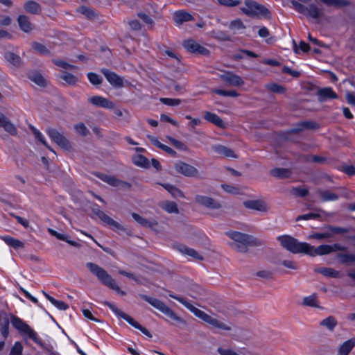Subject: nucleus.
Segmentation results:
<instances>
[{
	"label": "nucleus",
	"mask_w": 355,
	"mask_h": 355,
	"mask_svg": "<svg viewBox=\"0 0 355 355\" xmlns=\"http://www.w3.org/2000/svg\"><path fill=\"white\" fill-rule=\"evenodd\" d=\"M170 296L172 298L180 302L183 305H184L188 309H189L192 313H193L196 316L200 318L205 322L211 324L212 327L223 330L230 329V327L227 324L220 322L214 318H212L203 311L195 307L184 297L175 296L173 295H170Z\"/></svg>",
	"instance_id": "f257e3e1"
},
{
	"label": "nucleus",
	"mask_w": 355,
	"mask_h": 355,
	"mask_svg": "<svg viewBox=\"0 0 355 355\" xmlns=\"http://www.w3.org/2000/svg\"><path fill=\"white\" fill-rule=\"evenodd\" d=\"M86 266L102 284L115 291L122 296L125 295V292L121 290L115 280L103 268L92 262L87 263Z\"/></svg>",
	"instance_id": "f03ea898"
},
{
	"label": "nucleus",
	"mask_w": 355,
	"mask_h": 355,
	"mask_svg": "<svg viewBox=\"0 0 355 355\" xmlns=\"http://www.w3.org/2000/svg\"><path fill=\"white\" fill-rule=\"evenodd\" d=\"M281 245L293 254L306 253L307 243L300 242L296 239L288 235L277 237Z\"/></svg>",
	"instance_id": "7ed1b4c3"
},
{
	"label": "nucleus",
	"mask_w": 355,
	"mask_h": 355,
	"mask_svg": "<svg viewBox=\"0 0 355 355\" xmlns=\"http://www.w3.org/2000/svg\"><path fill=\"white\" fill-rule=\"evenodd\" d=\"M345 247L338 243L333 245L324 244L320 245L317 248H314L307 243V248L305 254L313 257L316 255L322 256L329 254L336 251L345 250Z\"/></svg>",
	"instance_id": "20e7f679"
},
{
	"label": "nucleus",
	"mask_w": 355,
	"mask_h": 355,
	"mask_svg": "<svg viewBox=\"0 0 355 355\" xmlns=\"http://www.w3.org/2000/svg\"><path fill=\"white\" fill-rule=\"evenodd\" d=\"M104 304L105 305H107L116 315L125 320L131 326L140 330L144 334L146 335L147 336H148V337L152 336L150 333L147 330V329L142 327L139 322H137L136 320H135L132 317L127 315L124 312L121 311L119 309L117 308V306L115 304H114L111 302H105Z\"/></svg>",
	"instance_id": "39448f33"
},
{
	"label": "nucleus",
	"mask_w": 355,
	"mask_h": 355,
	"mask_svg": "<svg viewBox=\"0 0 355 355\" xmlns=\"http://www.w3.org/2000/svg\"><path fill=\"white\" fill-rule=\"evenodd\" d=\"M241 10L250 17H265L269 12L264 6L252 0H246L245 6L241 8Z\"/></svg>",
	"instance_id": "423d86ee"
},
{
	"label": "nucleus",
	"mask_w": 355,
	"mask_h": 355,
	"mask_svg": "<svg viewBox=\"0 0 355 355\" xmlns=\"http://www.w3.org/2000/svg\"><path fill=\"white\" fill-rule=\"evenodd\" d=\"M226 234L234 241L232 247L239 252H245L247 246L251 243V237L245 234L230 231Z\"/></svg>",
	"instance_id": "0eeeda50"
},
{
	"label": "nucleus",
	"mask_w": 355,
	"mask_h": 355,
	"mask_svg": "<svg viewBox=\"0 0 355 355\" xmlns=\"http://www.w3.org/2000/svg\"><path fill=\"white\" fill-rule=\"evenodd\" d=\"M144 299L151 304L153 307L165 314L171 319L180 323H184V320L178 316L170 308H168L163 302L156 298L144 296Z\"/></svg>",
	"instance_id": "6e6552de"
},
{
	"label": "nucleus",
	"mask_w": 355,
	"mask_h": 355,
	"mask_svg": "<svg viewBox=\"0 0 355 355\" xmlns=\"http://www.w3.org/2000/svg\"><path fill=\"white\" fill-rule=\"evenodd\" d=\"M291 8L295 10L299 13H301L307 17L312 19H318L321 15V12L315 4H310L308 7L299 3L297 1H291Z\"/></svg>",
	"instance_id": "1a4fd4ad"
},
{
	"label": "nucleus",
	"mask_w": 355,
	"mask_h": 355,
	"mask_svg": "<svg viewBox=\"0 0 355 355\" xmlns=\"http://www.w3.org/2000/svg\"><path fill=\"white\" fill-rule=\"evenodd\" d=\"M12 326L17 329L24 336H28L35 343H39L36 332L22 320L17 317H13L11 320Z\"/></svg>",
	"instance_id": "9d476101"
},
{
	"label": "nucleus",
	"mask_w": 355,
	"mask_h": 355,
	"mask_svg": "<svg viewBox=\"0 0 355 355\" xmlns=\"http://www.w3.org/2000/svg\"><path fill=\"white\" fill-rule=\"evenodd\" d=\"M47 134L49 137L62 148L69 150L71 148L68 139L55 129H49Z\"/></svg>",
	"instance_id": "9b49d317"
},
{
	"label": "nucleus",
	"mask_w": 355,
	"mask_h": 355,
	"mask_svg": "<svg viewBox=\"0 0 355 355\" xmlns=\"http://www.w3.org/2000/svg\"><path fill=\"white\" fill-rule=\"evenodd\" d=\"M175 168L178 173L187 177H196L198 174V171L196 168L181 161L175 163Z\"/></svg>",
	"instance_id": "f8f14e48"
},
{
	"label": "nucleus",
	"mask_w": 355,
	"mask_h": 355,
	"mask_svg": "<svg viewBox=\"0 0 355 355\" xmlns=\"http://www.w3.org/2000/svg\"><path fill=\"white\" fill-rule=\"evenodd\" d=\"M183 46L189 52L207 55L209 51L204 46L200 45L197 42L192 39L185 40L183 42Z\"/></svg>",
	"instance_id": "ddd939ff"
},
{
	"label": "nucleus",
	"mask_w": 355,
	"mask_h": 355,
	"mask_svg": "<svg viewBox=\"0 0 355 355\" xmlns=\"http://www.w3.org/2000/svg\"><path fill=\"white\" fill-rule=\"evenodd\" d=\"M96 214L103 222L110 225L113 229L116 230H124V227L120 223L113 220L112 218L107 216L103 211L100 210L98 208L96 209Z\"/></svg>",
	"instance_id": "4468645a"
},
{
	"label": "nucleus",
	"mask_w": 355,
	"mask_h": 355,
	"mask_svg": "<svg viewBox=\"0 0 355 355\" xmlns=\"http://www.w3.org/2000/svg\"><path fill=\"white\" fill-rule=\"evenodd\" d=\"M96 214L103 222L110 225L113 229L116 230H124V227L120 223L113 220L112 218L107 216L103 211L100 210L98 208L96 209Z\"/></svg>",
	"instance_id": "2eb2a0df"
},
{
	"label": "nucleus",
	"mask_w": 355,
	"mask_h": 355,
	"mask_svg": "<svg viewBox=\"0 0 355 355\" xmlns=\"http://www.w3.org/2000/svg\"><path fill=\"white\" fill-rule=\"evenodd\" d=\"M195 201L209 209H219L220 207L218 202L208 196L198 195L195 198Z\"/></svg>",
	"instance_id": "dca6fc26"
},
{
	"label": "nucleus",
	"mask_w": 355,
	"mask_h": 355,
	"mask_svg": "<svg viewBox=\"0 0 355 355\" xmlns=\"http://www.w3.org/2000/svg\"><path fill=\"white\" fill-rule=\"evenodd\" d=\"M220 78L228 84L239 87L243 85L244 82L242 78L231 72H225L220 76Z\"/></svg>",
	"instance_id": "f3484780"
},
{
	"label": "nucleus",
	"mask_w": 355,
	"mask_h": 355,
	"mask_svg": "<svg viewBox=\"0 0 355 355\" xmlns=\"http://www.w3.org/2000/svg\"><path fill=\"white\" fill-rule=\"evenodd\" d=\"M244 206L250 209L259 211H266L268 209L267 204L262 200H252L243 202Z\"/></svg>",
	"instance_id": "a211bd4d"
},
{
	"label": "nucleus",
	"mask_w": 355,
	"mask_h": 355,
	"mask_svg": "<svg viewBox=\"0 0 355 355\" xmlns=\"http://www.w3.org/2000/svg\"><path fill=\"white\" fill-rule=\"evenodd\" d=\"M89 101L94 105L97 107L112 109L114 103L108 99L100 96H94L89 98Z\"/></svg>",
	"instance_id": "6ab92c4d"
},
{
	"label": "nucleus",
	"mask_w": 355,
	"mask_h": 355,
	"mask_svg": "<svg viewBox=\"0 0 355 355\" xmlns=\"http://www.w3.org/2000/svg\"><path fill=\"white\" fill-rule=\"evenodd\" d=\"M0 127L11 135H17V130L15 125L1 112H0Z\"/></svg>",
	"instance_id": "aec40b11"
},
{
	"label": "nucleus",
	"mask_w": 355,
	"mask_h": 355,
	"mask_svg": "<svg viewBox=\"0 0 355 355\" xmlns=\"http://www.w3.org/2000/svg\"><path fill=\"white\" fill-rule=\"evenodd\" d=\"M315 195H317L322 202L336 201L339 198L338 195L327 189H318L315 191Z\"/></svg>",
	"instance_id": "412c9836"
},
{
	"label": "nucleus",
	"mask_w": 355,
	"mask_h": 355,
	"mask_svg": "<svg viewBox=\"0 0 355 355\" xmlns=\"http://www.w3.org/2000/svg\"><path fill=\"white\" fill-rule=\"evenodd\" d=\"M103 75L105 76L107 81L114 87H121L123 85L122 79L116 73L109 71L106 69L101 70Z\"/></svg>",
	"instance_id": "4be33fe9"
},
{
	"label": "nucleus",
	"mask_w": 355,
	"mask_h": 355,
	"mask_svg": "<svg viewBox=\"0 0 355 355\" xmlns=\"http://www.w3.org/2000/svg\"><path fill=\"white\" fill-rule=\"evenodd\" d=\"M318 96L320 101H324L327 99H336L338 95L331 87H324L318 91Z\"/></svg>",
	"instance_id": "5701e85b"
},
{
	"label": "nucleus",
	"mask_w": 355,
	"mask_h": 355,
	"mask_svg": "<svg viewBox=\"0 0 355 355\" xmlns=\"http://www.w3.org/2000/svg\"><path fill=\"white\" fill-rule=\"evenodd\" d=\"M354 347L355 338H350L340 345L337 355H349Z\"/></svg>",
	"instance_id": "b1692460"
},
{
	"label": "nucleus",
	"mask_w": 355,
	"mask_h": 355,
	"mask_svg": "<svg viewBox=\"0 0 355 355\" xmlns=\"http://www.w3.org/2000/svg\"><path fill=\"white\" fill-rule=\"evenodd\" d=\"M212 149L214 150V151L216 153H217L220 155H223L226 157H232V158L237 157V156L236 155V154L232 149H230L226 146H224L223 145H220V144L214 145L212 146Z\"/></svg>",
	"instance_id": "393cba45"
},
{
	"label": "nucleus",
	"mask_w": 355,
	"mask_h": 355,
	"mask_svg": "<svg viewBox=\"0 0 355 355\" xmlns=\"http://www.w3.org/2000/svg\"><path fill=\"white\" fill-rule=\"evenodd\" d=\"M28 78L40 87H44L46 85V79L37 71H28Z\"/></svg>",
	"instance_id": "a878e982"
},
{
	"label": "nucleus",
	"mask_w": 355,
	"mask_h": 355,
	"mask_svg": "<svg viewBox=\"0 0 355 355\" xmlns=\"http://www.w3.org/2000/svg\"><path fill=\"white\" fill-rule=\"evenodd\" d=\"M178 250L182 254L189 256L194 259H202L201 255L192 248H189L184 245H177Z\"/></svg>",
	"instance_id": "bb28decb"
},
{
	"label": "nucleus",
	"mask_w": 355,
	"mask_h": 355,
	"mask_svg": "<svg viewBox=\"0 0 355 355\" xmlns=\"http://www.w3.org/2000/svg\"><path fill=\"white\" fill-rule=\"evenodd\" d=\"M173 18L175 24L180 25L184 22L192 20L193 16L189 12L180 10L174 13Z\"/></svg>",
	"instance_id": "cd10ccee"
},
{
	"label": "nucleus",
	"mask_w": 355,
	"mask_h": 355,
	"mask_svg": "<svg viewBox=\"0 0 355 355\" xmlns=\"http://www.w3.org/2000/svg\"><path fill=\"white\" fill-rule=\"evenodd\" d=\"M1 239L3 241L8 245L13 248L15 250L23 248L24 244L22 241L15 239L10 236H0Z\"/></svg>",
	"instance_id": "c85d7f7f"
},
{
	"label": "nucleus",
	"mask_w": 355,
	"mask_h": 355,
	"mask_svg": "<svg viewBox=\"0 0 355 355\" xmlns=\"http://www.w3.org/2000/svg\"><path fill=\"white\" fill-rule=\"evenodd\" d=\"M98 177L103 182L113 187H119L125 184L113 175L100 173L98 175Z\"/></svg>",
	"instance_id": "c756f323"
},
{
	"label": "nucleus",
	"mask_w": 355,
	"mask_h": 355,
	"mask_svg": "<svg viewBox=\"0 0 355 355\" xmlns=\"http://www.w3.org/2000/svg\"><path fill=\"white\" fill-rule=\"evenodd\" d=\"M17 21L21 30L24 32L29 33L33 29V25L26 16L19 15Z\"/></svg>",
	"instance_id": "7c9ffc66"
},
{
	"label": "nucleus",
	"mask_w": 355,
	"mask_h": 355,
	"mask_svg": "<svg viewBox=\"0 0 355 355\" xmlns=\"http://www.w3.org/2000/svg\"><path fill=\"white\" fill-rule=\"evenodd\" d=\"M48 232L52 236L56 237L58 239L61 240V241H64L67 242V243H69V245H71L72 246L77 247V246L79 245L77 242L69 239V236L67 234H65L59 233L57 231H55V230H54L53 229H51V228L48 229Z\"/></svg>",
	"instance_id": "2f4dec72"
},
{
	"label": "nucleus",
	"mask_w": 355,
	"mask_h": 355,
	"mask_svg": "<svg viewBox=\"0 0 355 355\" xmlns=\"http://www.w3.org/2000/svg\"><path fill=\"white\" fill-rule=\"evenodd\" d=\"M229 28L234 34H237L242 33L245 29V26L241 19H237L230 23Z\"/></svg>",
	"instance_id": "473e14b6"
},
{
	"label": "nucleus",
	"mask_w": 355,
	"mask_h": 355,
	"mask_svg": "<svg viewBox=\"0 0 355 355\" xmlns=\"http://www.w3.org/2000/svg\"><path fill=\"white\" fill-rule=\"evenodd\" d=\"M204 117L207 121L214 123L218 127L222 128L224 126L223 120L214 113L206 112Z\"/></svg>",
	"instance_id": "72a5a7b5"
},
{
	"label": "nucleus",
	"mask_w": 355,
	"mask_h": 355,
	"mask_svg": "<svg viewBox=\"0 0 355 355\" xmlns=\"http://www.w3.org/2000/svg\"><path fill=\"white\" fill-rule=\"evenodd\" d=\"M42 293H43L44 295L45 296V297L57 309H58L59 310H62V311H64V310L67 309L68 305L66 303H64L63 301L55 300V298L50 296L48 293H46L44 291H43Z\"/></svg>",
	"instance_id": "f704fd0d"
},
{
	"label": "nucleus",
	"mask_w": 355,
	"mask_h": 355,
	"mask_svg": "<svg viewBox=\"0 0 355 355\" xmlns=\"http://www.w3.org/2000/svg\"><path fill=\"white\" fill-rule=\"evenodd\" d=\"M24 9L31 14H39L41 11L40 6L35 1H28L24 4Z\"/></svg>",
	"instance_id": "c9c22d12"
},
{
	"label": "nucleus",
	"mask_w": 355,
	"mask_h": 355,
	"mask_svg": "<svg viewBox=\"0 0 355 355\" xmlns=\"http://www.w3.org/2000/svg\"><path fill=\"white\" fill-rule=\"evenodd\" d=\"M132 162L140 167L148 168L149 166V162L144 156L137 154L132 157Z\"/></svg>",
	"instance_id": "e433bc0d"
},
{
	"label": "nucleus",
	"mask_w": 355,
	"mask_h": 355,
	"mask_svg": "<svg viewBox=\"0 0 355 355\" xmlns=\"http://www.w3.org/2000/svg\"><path fill=\"white\" fill-rule=\"evenodd\" d=\"M316 271L325 277H338L339 272L331 268L322 267L316 269Z\"/></svg>",
	"instance_id": "4c0bfd02"
},
{
	"label": "nucleus",
	"mask_w": 355,
	"mask_h": 355,
	"mask_svg": "<svg viewBox=\"0 0 355 355\" xmlns=\"http://www.w3.org/2000/svg\"><path fill=\"white\" fill-rule=\"evenodd\" d=\"M328 6L343 7L348 6L349 2L346 0H319Z\"/></svg>",
	"instance_id": "58836bf2"
},
{
	"label": "nucleus",
	"mask_w": 355,
	"mask_h": 355,
	"mask_svg": "<svg viewBox=\"0 0 355 355\" xmlns=\"http://www.w3.org/2000/svg\"><path fill=\"white\" fill-rule=\"evenodd\" d=\"M161 207L168 213H178V209L177 205L174 202L165 201L161 204Z\"/></svg>",
	"instance_id": "ea45409f"
},
{
	"label": "nucleus",
	"mask_w": 355,
	"mask_h": 355,
	"mask_svg": "<svg viewBox=\"0 0 355 355\" xmlns=\"http://www.w3.org/2000/svg\"><path fill=\"white\" fill-rule=\"evenodd\" d=\"M331 237H332L331 232L329 230V226L326 228V230L323 232L315 233L313 234H311L309 236V239H319V240L327 239H329Z\"/></svg>",
	"instance_id": "a19ab883"
},
{
	"label": "nucleus",
	"mask_w": 355,
	"mask_h": 355,
	"mask_svg": "<svg viewBox=\"0 0 355 355\" xmlns=\"http://www.w3.org/2000/svg\"><path fill=\"white\" fill-rule=\"evenodd\" d=\"M29 127H30L31 130H32L33 135H35V138L37 139L48 149H49L51 151L54 153V151L48 146L44 135L37 128H35L32 125H30Z\"/></svg>",
	"instance_id": "79ce46f5"
},
{
	"label": "nucleus",
	"mask_w": 355,
	"mask_h": 355,
	"mask_svg": "<svg viewBox=\"0 0 355 355\" xmlns=\"http://www.w3.org/2000/svg\"><path fill=\"white\" fill-rule=\"evenodd\" d=\"M293 48L294 51L296 53H300V52L306 53L310 50V46L309 44L306 43L304 41H301L298 45H297L295 42L293 41Z\"/></svg>",
	"instance_id": "37998d69"
},
{
	"label": "nucleus",
	"mask_w": 355,
	"mask_h": 355,
	"mask_svg": "<svg viewBox=\"0 0 355 355\" xmlns=\"http://www.w3.org/2000/svg\"><path fill=\"white\" fill-rule=\"evenodd\" d=\"M303 304L313 307H318V301L317 299V295L315 294H313L309 296L305 297L303 299Z\"/></svg>",
	"instance_id": "c03bdc74"
},
{
	"label": "nucleus",
	"mask_w": 355,
	"mask_h": 355,
	"mask_svg": "<svg viewBox=\"0 0 355 355\" xmlns=\"http://www.w3.org/2000/svg\"><path fill=\"white\" fill-rule=\"evenodd\" d=\"M322 326L326 327L329 330L332 331L337 324L336 319L331 316L328 317L320 322Z\"/></svg>",
	"instance_id": "a18cd8bd"
},
{
	"label": "nucleus",
	"mask_w": 355,
	"mask_h": 355,
	"mask_svg": "<svg viewBox=\"0 0 355 355\" xmlns=\"http://www.w3.org/2000/svg\"><path fill=\"white\" fill-rule=\"evenodd\" d=\"M337 258L343 263H352L355 261V255L352 254H339Z\"/></svg>",
	"instance_id": "49530a36"
},
{
	"label": "nucleus",
	"mask_w": 355,
	"mask_h": 355,
	"mask_svg": "<svg viewBox=\"0 0 355 355\" xmlns=\"http://www.w3.org/2000/svg\"><path fill=\"white\" fill-rule=\"evenodd\" d=\"M61 78L69 85H75L78 82V78L69 73H64L61 75Z\"/></svg>",
	"instance_id": "de8ad7c7"
},
{
	"label": "nucleus",
	"mask_w": 355,
	"mask_h": 355,
	"mask_svg": "<svg viewBox=\"0 0 355 355\" xmlns=\"http://www.w3.org/2000/svg\"><path fill=\"white\" fill-rule=\"evenodd\" d=\"M32 47L34 50L42 55L49 54V49L42 44L38 42H33Z\"/></svg>",
	"instance_id": "09e8293b"
},
{
	"label": "nucleus",
	"mask_w": 355,
	"mask_h": 355,
	"mask_svg": "<svg viewBox=\"0 0 355 355\" xmlns=\"http://www.w3.org/2000/svg\"><path fill=\"white\" fill-rule=\"evenodd\" d=\"M132 216L139 224H140L142 226L150 227L153 225V223L148 221V220L145 219L144 218L141 217L137 214L132 213Z\"/></svg>",
	"instance_id": "8fccbe9b"
},
{
	"label": "nucleus",
	"mask_w": 355,
	"mask_h": 355,
	"mask_svg": "<svg viewBox=\"0 0 355 355\" xmlns=\"http://www.w3.org/2000/svg\"><path fill=\"white\" fill-rule=\"evenodd\" d=\"M22 352L23 346L21 343L19 341H17L14 343L13 346L12 347L9 355H22Z\"/></svg>",
	"instance_id": "3c124183"
},
{
	"label": "nucleus",
	"mask_w": 355,
	"mask_h": 355,
	"mask_svg": "<svg viewBox=\"0 0 355 355\" xmlns=\"http://www.w3.org/2000/svg\"><path fill=\"white\" fill-rule=\"evenodd\" d=\"M160 101L168 106H176L180 104L181 100L178 98H161Z\"/></svg>",
	"instance_id": "603ef678"
},
{
	"label": "nucleus",
	"mask_w": 355,
	"mask_h": 355,
	"mask_svg": "<svg viewBox=\"0 0 355 355\" xmlns=\"http://www.w3.org/2000/svg\"><path fill=\"white\" fill-rule=\"evenodd\" d=\"M53 62L58 67H61V68L64 69H74L76 68V66L70 64L66 62L64 60H53Z\"/></svg>",
	"instance_id": "864d4df0"
},
{
	"label": "nucleus",
	"mask_w": 355,
	"mask_h": 355,
	"mask_svg": "<svg viewBox=\"0 0 355 355\" xmlns=\"http://www.w3.org/2000/svg\"><path fill=\"white\" fill-rule=\"evenodd\" d=\"M221 187L225 191L230 194L236 195L240 193V189L236 187L226 184H222Z\"/></svg>",
	"instance_id": "5fc2aeb1"
},
{
	"label": "nucleus",
	"mask_w": 355,
	"mask_h": 355,
	"mask_svg": "<svg viewBox=\"0 0 355 355\" xmlns=\"http://www.w3.org/2000/svg\"><path fill=\"white\" fill-rule=\"evenodd\" d=\"M271 174L274 177L285 178L288 175V171L284 168H275L271 171Z\"/></svg>",
	"instance_id": "6e6d98bb"
},
{
	"label": "nucleus",
	"mask_w": 355,
	"mask_h": 355,
	"mask_svg": "<svg viewBox=\"0 0 355 355\" xmlns=\"http://www.w3.org/2000/svg\"><path fill=\"white\" fill-rule=\"evenodd\" d=\"M74 129L78 134L82 136H86L89 132L87 127L83 123L75 125Z\"/></svg>",
	"instance_id": "4d7b16f0"
},
{
	"label": "nucleus",
	"mask_w": 355,
	"mask_h": 355,
	"mask_svg": "<svg viewBox=\"0 0 355 355\" xmlns=\"http://www.w3.org/2000/svg\"><path fill=\"white\" fill-rule=\"evenodd\" d=\"M266 88L275 93L282 94L285 92V89L282 86L276 83L268 84L266 85Z\"/></svg>",
	"instance_id": "13d9d810"
},
{
	"label": "nucleus",
	"mask_w": 355,
	"mask_h": 355,
	"mask_svg": "<svg viewBox=\"0 0 355 355\" xmlns=\"http://www.w3.org/2000/svg\"><path fill=\"white\" fill-rule=\"evenodd\" d=\"M6 59L11 62L12 64L16 65L19 63V57L17 55L14 54L13 53L8 52L5 55Z\"/></svg>",
	"instance_id": "bf43d9fd"
},
{
	"label": "nucleus",
	"mask_w": 355,
	"mask_h": 355,
	"mask_svg": "<svg viewBox=\"0 0 355 355\" xmlns=\"http://www.w3.org/2000/svg\"><path fill=\"white\" fill-rule=\"evenodd\" d=\"M87 78L89 82L93 85H97L101 83V77L94 73H88Z\"/></svg>",
	"instance_id": "052dcab7"
},
{
	"label": "nucleus",
	"mask_w": 355,
	"mask_h": 355,
	"mask_svg": "<svg viewBox=\"0 0 355 355\" xmlns=\"http://www.w3.org/2000/svg\"><path fill=\"white\" fill-rule=\"evenodd\" d=\"M218 2L227 7H234L240 4L241 1L238 0H217Z\"/></svg>",
	"instance_id": "680f3d73"
},
{
	"label": "nucleus",
	"mask_w": 355,
	"mask_h": 355,
	"mask_svg": "<svg viewBox=\"0 0 355 355\" xmlns=\"http://www.w3.org/2000/svg\"><path fill=\"white\" fill-rule=\"evenodd\" d=\"M292 193L296 196L304 197L308 193V190L305 188L296 187L292 189Z\"/></svg>",
	"instance_id": "e2e57ef3"
},
{
	"label": "nucleus",
	"mask_w": 355,
	"mask_h": 355,
	"mask_svg": "<svg viewBox=\"0 0 355 355\" xmlns=\"http://www.w3.org/2000/svg\"><path fill=\"white\" fill-rule=\"evenodd\" d=\"M170 140L176 148H178L180 150H182V151H185L187 150V146L183 142H182L179 140H177L174 138H171Z\"/></svg>",
	"instance_id": "0e129e2a"
},
{
	"label": "nucleus",
	"mask_w": 355,
	"mask_h": 355,
	"mask_svg": "<svg viewBox=\"0 0 355 355\" xmlns=\"http://www.w3.org/2000/svg\"><path fill=\"white\" fill-rule=\"evenodd\" d=\"M320 216L319 214L317 213H309L303 215H300L297 218V220H311L317 218Z\"/></svg>",
	"instance_id": "69168bd1"
},
{
	"label": "nucleus",
	"mask_w": 355,
	"mask_h": 355,
	"mask_svg": "<svg viewBox=\"0 0 355 355\" xmlns=\"http://www.w3.org/2000/svg\"><path fill=\"white\" fill-rule=\"evenodd\" d=\"M333 236L335 234H343L348 232V229L340 227L329 226Z\"/></svg>",
	"instance_id": "338daca9"
},
{
	"label": "nucleus",
	"mask_w": 355,
	"mask_h": 355,
	"mask_svg": "<svg viewBox=\"0 0 355 355\" xmlns=\"http://www.w3.org/2000/svg\"><path fill=\"white\" fill-rule=\"evenodd\" d=\"M78 12L86 17L90 18L94 16V12L89 8L85 6H82L78 8Z\"/></svg>",
	"instance_id": "774afa93"
}]
</instances>
